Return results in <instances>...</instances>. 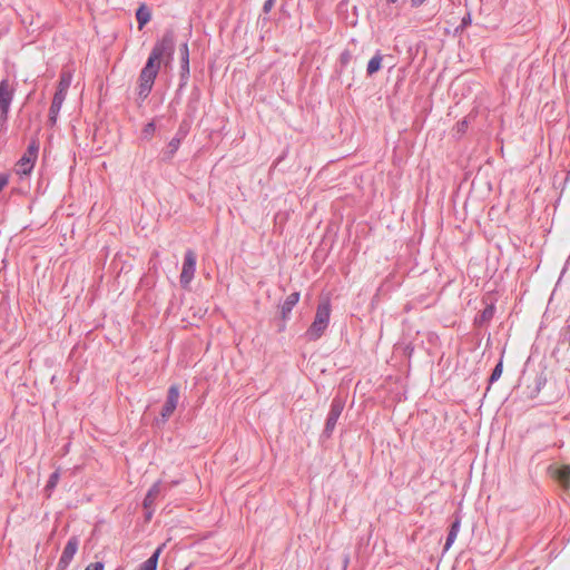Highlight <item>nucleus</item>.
Instances as JSON below:
<instances>
[{
    "mask_svg": "<svg viewBox=\"0 0 570 570\" xmlns=\"http://www.w3.org/2000/svg\"><path fill=\"white\" fill-rule=\"evenodd\" d=\"M174 52L175 33L173 30H166L161 39L154 45L144 68L140 70L138 77V97L141 100H145L151 92L161 62L169 65L173 61Z\"/></svg>",
    "mask_w": 570,
    "mask_h": 570,
    "instance_id": "obj_1",
    "label": "nucleus"
},
{
    "mask_svg": "<svg viewBox=\"0 0 570 570\" xmlns=\"http://www.w3.org/2000/svg\"><path fill=\"white\" fill-rule=\"evenodd\" d=\"M331 304L328 301L318 304L313 323L305 332L308 341H317L322 337L330 324Z\"/></svg>",
    "mask_w": 570,
    "mask_h": 570,
    "instance_id": "obj_2",
    "label": "nucleus"
},
{
    "mask_svg": "<svg viewBox=\"0 0 570 570\" xmlns=\"http://www.w3.org/2000/svg\"><path fill=\"white\" fill-rule=\"evenodd\" d=\"M16 87L8 78L0 81V132L7 129L8 114Z\"/></svg>",
    "mask_w": 570,
    "mask_h": 570,
    "instance_id": "obj_3",
    "label": "nucleus"
},
{
    "mask_svg": "<svg viewBox=\"0 0 570 570\" xmlns=\"http://www.w3.org/2000/svg\"><path fill=\"white\" fill-rule=\"evenodd\" d=\"M39 153V141L32 138L21 158L16 164V173L20 177L29 176L35 167Z\"/></svg>",
    "mask_w": 570,
    "mask_h": 570,
    "instance_id": "obj_4",
    "label": "nucleus"
},
{
    "mask_svg": "<svg viewBox=\"0 0 570 570\" xmlns=\"http://www.w3.org/2000/svg\"><path fill=\"white\" fill-rule=\"evenodd\" d=\"M197 256L193 249H187L184 256L183 268L180 273V285L187 288L191 283L196 272Z\"/></svg>",
    "mask_w": 570,
    "mask_h": 570,
    "instance_id": "obj_5",
    "label": "nucleus"
},
{
    "mask_svg": "<svg viewBox=\"0 0 570 570\" xmlns=\"http://www.w3.org/2000/svg\"><path fill=\"white\" fill-rule=\"evenodd\" d=\"M344 405H345V403H344L343 399H341L338 396H335L332 400L330 412L327 414L325 428L323 431V434L326 438H330L332 435V433L334 432L337 420L343 412Z\"/></svg>",
    "mask_w": 570,
    "mask_h": 570,
    "instance_id": "obj_6",
    "label": "nucleus"
},
{
    "mask_svg": "<svg viewBox=\"0 0 570 570\" xmlns=\"http://www.w3.org/2000/svg\"><path fill=\"white\" fill-rule=\"evenodd\" d=\"M179 394V385L173 384L169 386L166 402L160 412L163 422H166L175 412L178 405Z\"/></svg>",
    "mask_w": 570,
    "mask_h": 570,
    "instance_id": "obj_7",
    "label": "nucleus"
},
{
    "mask_svg": "<svg viewBox=\"0 0 570 570\" xmlns=\"http://www.w3.org/2000/svg\"><path fill=\"white\" fill-rule=\"evenodd\" d=\"M78 547H79L78 537L72 535L71 538H69V540L60 556V559L58 561L57 570H66L69 567L71 560L73 559L75 554L78 551Z\"/></svg>",
    "mask_w": 570,
    "mask_h": 570,
    "instance_id": "obj_8",
    "label": "nucleus"
},
{
    "mask_svg": "<svg viewBox=\"0 0 570 570\" xmlns=\"http://www.w3.org/2000/svg\"><path fill=\"white\" fill-rule=\"evenodd\" d=\"M180 87L186 86L188 79H189V49L188 43L184 42L180 46Z\"/></svg>",
    "mask_w": 570,
    "mask_h": 570,
    "instance_id": "obj_9",
    "label": "nucleus"
},
{
    "mask_svg": "<svg viewBox=\"0 0 570 570\" xmlns=\"http://www.w3.org/2000/svg\"><path fill=\"white\" fill-rule=\"evenodd\" d=\"M66 99L65 95H61V91H56L52 98V102L49 109L48 121L50 126H55L57 122L58 115L60 112L61 106Z\"/></svg>",
    "mask_w": 570,
    "mask_h": 570,
    "instance_id": "obj_10",
    "label": "nucleus"
},
{
    "mask_svg": "<svg viewBox=\"0 0 570 570\" xmlns=\"http://www.w3.org/2000/svg\"><path fill=\"white\" fill-rule=\"evenodd\" d=\"M299 296L301 295H299L298 292H294V293L289 294L286 297V299L284 301V303L282 304V306H281V314H282V318L284 321L288 320L292 309L294 308V306L299 301Z\"/></svg>",
    "mask_w": 570,
    "mask_h": 570,
    "instance_id": "obj_11",
    "label": "nucleus"
},
{
    "mask_svg": "<svg viewBox=\"0 0 570 570\" xmlns=\"http://www.w3.org/2000/svg\"><path fill=\"white\" fill-rule=\"evenodd\" d=\"M494 304L487 305L474 318V324L479 327L487 325L494 316Z\"/></svg>",
    "mask_w": 570,
    "mask_h": 570,
    "instance_id": "obj_12",
    "label": "nucleus"
},
{
    "mask_svg": "<svg viewBox=\"0 0 570 570\" xmlns=\"http://www.w3.org/2000/svg\"><path fill=\"white\" fill-rule=\"evenodd\" d=\"M136 19L140 30L150 21L151 11L145 3H141L136 10Z\"/></svg>",
    "mask_w": 570,
    "mask_h": 570,
    "instance_id": "obj_13",
    "label": "nucleus"
},
{
    "mask_svg": "<svg viewBox=\"0 0 570 570\" xmlns=\"http://www.w3.org/2000/svg\"><path fill=\"white\" fill-rule=\"evenodd\" d=\"M164 546L165 544H161L160 547H158L154 551V553L139 566L138 570H157L158 559L163 551Z\"/></svg>",
    "mask_w": 570,
    "mask_h": 570,
    "instance_id": "obj_14",
    "label": "nucleus"
},
{
    "mask_svg": "<svg viewBox=\"0 0 570 570\" xmlns=\"http://www.w3.org/2000/svg\"><path fill=\"white\" fill-rule=\"evenodd\" d=\"M180 144L181 141L179 140V138L173 137L171 140L168 142L166 149L163 151V160L170 161L174 158L177 150L179 149Z\"/></svg>",
    "mask_w": 570,
    "mask_h": 570,
    "instance_id": "obj_15",
    "label": "nucleus"
},
{
    "mask_svg": "<svg viewBox=\"0 0 570 570\" xmlns=\"http://www.w3.org/2000/svg\"><path fill=\"white\" fill-rule=\"evenodd\" d=\"M160 493V483L156 482L147 492L144 499V508L149 510Z\"/></svg>",
    "mask_w": 570,
    "mask_h": 570,
    "instance_id": "obj_16",
    "label": "nucleus"
},
{
    "mask_svg": "<svg viewBox=\"0 0 570 570\" xmlns=\"http://www.w3.org/2000/svg\"><path fill=\"white\" fill-rule=\"evenodd\" d=\"M72 81V75L70 71H62L60 73L58 87L56 91H61V95L67 96V91L71 85Z\"/></svg>",
    "mask_w": 570,
    "mask_h": 570,
    "instance_id": "obj_17",
    "label": "nucleus"
},
{
    "mask_svg": "<svg viewBox=\"0 0 570 570\" xmlns=\"http://www.w3.org/2000/svg\"><path fill=\"white\" fill-rule=\"evenodd\" d=\"M382 60L383 56L380 52H376L367 63L366 73L368 76L376 73L382 67Z\"/></svg>",
    "mask_w": 570,
    "mask_h": 570,
    "instance_id": "obj_18",
    "label": "nucleus"
},
{
    "mask_svg": "<svg viewBox=\"0 0 570 570\" xmlns=\"http://www.w3.org/2000/svg\"><path fill=\"white\" fill-rule=\"evenodd\" d=\"M60 479V472L59 470H56L51 475L49 476V480L45 487V491L47 492V495L50 497L53 489L57 487Z\"/></svg>",
    "mask_w": 570,
    "mask_h": 570,
    "instance_id": "obj_19",
    "label": "nucleus"
},
{
    "mask_svg": "<svg viewBox=\"0 0 570 570\" xmlns=\"http://www.w3.org/2000/svg\"><path fill=\"white\" fill-rule=\"evenodd\" d=\"M189 129H190L189 121L183 120L180 122L178 130H177L176 135L174 136V138H179V140L183 141L186 138V136L188 135Z\"/></svg>",
    "mask_w": 570,
    "mask_h": 570,
    "instance_id": "obj_20",
    "label": "nucleus"
},
{
    "mask_svg": "<svg viewBox=\"0 0 570 570\" xmlns=\"http://www.w3.org/2000/svg\"><path fill=\"white\" fill-rule=\"evenodd\" d=\"M502 371H503V365H502V361H500L495 367L493 368L492 373H491V376L489 379V383L492 384L494 383L495 381H498L502 374Z\"/></svg>",
    "mask_w": 570,
    "mask_h": 570,
    "instance_id": "obj_21",
    "label": "nucleus"
},
{
    "mask_svg": "<svg viewBox=\"0 0 570 570\" xmlns=\"http://www.w3.org/2000/svg\"><path fill=\"white\" fill-rule=\"evenodd\" d=\"M155 130H156V125L154 121H149L148 124L145 125L144 129H142V137L145 139H149L154 134H155Z\"/></svg>",
    "mask_w": 570,
    "mask_h": 570,
    "instance_id": "obj_22",
    "label": "nucleus"
},
{
    "mask_svg": "<svg viewBox=\"0 0 570 570\" xmlns=\"http://www.w3.org/2000/svg\"><path fill=\"white\" fill-rule=\"evenodd\" d=\"M351 60H352V53L350 50H344L340 55V65L342 68L347 67V65L351 62Z\"/></svg>",
    "mask_w": 570,
    "mask_h": 570,
    "instance_id": "obj_23",
    "label": "nucleus"
},
{
    "mask_svg": "<svg viewBox=\"0 0 570 570\" xmlns=\"http://www.w3.org/2000/svg\"><path fill=\"white\" fill-rule=\"evenodd\" d=\"M472 23L471 12H466V14L462 18L460 26L456 28V31L464 30Z\"/></svg>",
    "mask_w": 570,
    "mask_h": 570,
    "instance_id": "obj_24",
    "label": "nucleus"
},
{
    "mask_svg": "<svg viewBox=\"0 0 570 570\" xmlns=\"http://www.w3.org/2000/svg\"><path fill=\"white\" fill-rule=\"evenodd\" d=\"M456 537H458V534H455L454 531H449L446 540H445V544H444L445 551L451 548V546L454 543Z\"/></svg>",
    "mask_w": 570,
    "mask_h": 570,
    "instance_id": "obj_25",
    "label": "nucleus"
},
{
    "mask_svg": "<svg viewBox=\"0 0 570 570\" xmlns=\"http://www.w3.org/2000/svg\"><path fill=\"white\" fill-rule=\"evenodd\" d=\"M460 527H461V518L460 517H455V519L451 523V527H450L449 531H454V533L458 534L459 531H460Z\"/></svg>",
    "mask_w": 570,
    "mask_h": 570,
    "instance_id": "obj_26",
    "label": "nucleus"
},
{
    "mask_svg": "<svg viewBox=\"0 0 570 570\" xmlns=\"http://www.w3.org/2000/svg\"><path fill=\"white\" fill-rule=\"evenodd\" d=\"M85 570H104L102 562H92L86 567Z\"/></svg>",
    "mask_w": 570,
    "mask_h": 570,
    "instance_id": "obj_27",
    "label": "nucleus"
},
{
    "mask_svg": "<svg viewBox=\"0 0 570 570\" xmlns=\"http://www.w3.org/2000/svg\"><path fill=\"white\" fill-rule=\"evenodd\" d=\"M274 4H275V0H265L264 6H263V11L265 13H268L273 9Z\"/></svg>",
    "mask_w": 570,
    "mask_h": 570,
    "instance_id": "obj_28",
    "label": "nucleus"
},
{
    "mask_svg": "<svg viewBox=\"0 0 570 570\" xmlns=\"http://www.w3.org/2000/svg\"><path fill=\"white\" fill-rule=\"evenodd\" d=\"M9 178L4 174H0V193L8 185Z\"/></svg>",
    "mask_w": 570,
    "mask_h": 570,
    "instance_id": "obj_29",
    "label": "nucleus"
},
{
    "mask_svg": "<svg viewBox=\"0 0 570 570\" xmlns=\"http://www.w3.org/2000/svg\"><path fill=\"white\" fill-rule=\"evenodd\" d=\"M466 126H468L466 120H463V121H461V122H459V124H458V127H459V130H460V131H464V129L466 128Z\"/></svg>",
    "mask_w": 570,
    "mask_h": 570,
    "instance_id": "obj_30",
    "label": "nucleus"
},
{
    "mask_svg": "<svg viewBox=\"0 0 570 570\" xmlns=\"http://www.w3.org/2000/svg\"><path fill=\"white\" fill-rule=\"evenodd\" d=\"M425 0H411L413 7L421 6Z\"/></svg>",
    "mask_w": 570,
    "mask_h": 570,
    "instance_id": "obj_31",
    "label": "nucleus"
},
{
    "mask_svg": "<svg viewBox=\"0 0 570 570\" xmlns=\"http://www.w3.org/2000/svg\"><path fill=\"white\" fill-rule=\"evenodd\" d=\"M151 513H153L151 511H148V512H147L146 518H147L148 520L151 518Z\"/></svg>",
    "mask_w": 570,
    "mask_h": 570,
    "instance_id": "obj_32",
    "label": "nucleus"
},
{
    "mask_svg": "<svg viewBox=\"0 0 570 570\" xmlns=\"http://www.w3.org/2000/svg\"><path fill=\"white\" fill-rule=\"evenodd\" d=\"M347 563H348V557H346V558H345V560H344V566L346 567V566H347Z\"/></svg>",
    "mask_w": 570,
    "mask_h": 570,
    "instance_id": "obj_33",
    "label": "nucleus"
},
{
    "mask_svg": "<svg viewBox=\"0 0 570 570\" xmlns=\"http://www.w3.org/2000/svg\"><path fill=\"white\" fill-rule=\"evenodd\" d=\"M397 0H387L390 3H395Z\"/></svg>",
    "mask_w": 570,
    "mask_h": 570,
    "instance_id": "obj_34",
    "label": "nucleus"
}]
</instances>
